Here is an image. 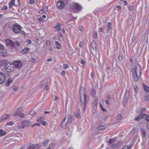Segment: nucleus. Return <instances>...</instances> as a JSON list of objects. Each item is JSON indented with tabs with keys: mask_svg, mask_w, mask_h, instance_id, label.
<instances>
[{
	"mask_svg": "<svg viewBox=\"0 0 149 149\" xmlns=\"http://www.w3.org/2000/svg\"><path fill=\"white\" fill-rule=\"evenodd\" d=\"M105 129V127H104V125H102L101 126H100L97 128V129L98 130H103V129Z\"/></svg>",
	"mask_w": 149,
	"mask_h": 149,
	"instance_id": "72a5a7b5",
	"label": "nucleus"
},
{
	"mask_svg": "<svg viewBox=\"0 0 149 149\" xmlns=\"http://www.w3.org/2000/svg\"><path fill=\"white\" fill-rule=\"evenodd\" d=\"M144 100L146 101H149V95H146L145 97L144 98Z\"/></svg>",
	"mask_w": 149,
	"mask_h": 149,
	"instance_id": "c9c22d12",
	"label": "nucleus"
},
{
	"mask_svg": "<svg viewBox=\"0 0 149 149\" xmlns=\"http://www.w3.org/2000/svg\"><path fill=\"white\" fill-rule=\"evenodd\" d=\"M80 96L81 106H83V111H85V107L86 104L87 96L85 93V90L84 87H81L80 88Z\"/></svg>",
	"mask_w": 149,
	"mask_h": 149,
	"instance_id": "f257e3e1",
	"label": "nucleus"
},
{
	"mask_svg": "<svg viewBox=\"0 0 149 149\" xmlns=\"http://www.w3.org/2000/svg\"><path fill=\"white\" fill-rule=\"evenodd\" d=\"M128 9L130 10H133V7L132 6H130L128 8Z\"/></svg>",
	"mask_w": 149,
	"mask_h": 149,
	"instance_id": "864d4df0",
	"label": "nucleus"
},
{
	"mask_svg": "<svg viewBox=\"0 0 149 149\" xmlns=\"http://www.w3.org/2000/svg\"><path fill=\"white\" fill-rule=\"evenodd\" d=\"M26 42L29 44H31V40L29 39H27L26 40Z\"/></svg>",
	"mask_w": 149,
	"mask_h": 149,
	"instance_id": "5fc2aeb1",
	"label": "nucleus"
},
{
	"mask_svg": "<svg viewBox=\"0 0 149 149\" xmlns=\"http://www.w3.org/2000/svg\"><path fill=\"white\" fill-rule=\"evenodd\" d=\"M84 45V42H80L79 44V46L81 47H83Z\"/></svg>",
	"mask_w": 149,
	"mask_h": 149,
	"instance_id": "8fccbe9b",
	"label": "nucleus"
},
{
	"mask_svg": "<svg viewBox=\"0 0 149 149\" xmlns=\"http://www.w3.org/2000/svg\"><path fill=\"white\" fill-rule=\"evenodd\" d=\"M22 27L18 24H14L13 27V29L14 32L17 33L20 32Z\"/></svg>",
	"mask_w": 149,
	"mask_h": 149,
	"instance_id": "20e7f679",
	"label": "nucleus"
},
{
	"mask_svg": "<svg viewBox=\"0 0 149 149\" xmlns=\"http://www.w3.org/2000/svg\"><path fill=\"white\" fill-rule=\"evenodd\" d=\"M6 81V77L4 74L0 72V84Z\"/></svg>",
	"mask_w": 149,
	"mask_h": 149,
	"instance_id": "1a4fd4ad",
	"label": "nucleus"
},
{
	"mask_svg": "<svg viewBox=\"0 0 149 149\" xmlns=\"http://www.w3.org/2000/svg\"><path fill=\"white\" fill-rule=\"evenodd\" d=\"M14 43H15V44L18 47L20 46V43L18 41H15Z\"/></svg>",
	"mask_w": 149,
	"mask_h": 149,
	"instance_id": "ea45409f",
	"label": "nucleus"
},
{
	"mask_svg": "<svg viewBox=\"0 0 149 149\" xmlns=\"http://www.w3.org/2000/svg\"><path fill=\"white\" fill-rule=\"evenodd\" d=\"M143 87L146 91L147 92H149V87H148L147 86L144 85Z\"/></svg>",
	"mask_w": 149,
	"mask_h": 149,
	"instance_id": "cd10ccee",
	"label": "nucleus"
},
{
	"mask_svg": "<svg viewBox=\"0 0 149 149\" xmlns=\"http://www.w3.org/2000/svg\"><path fill=\"white\" fill-rule=\"evenodd\" d=\"M128 98H126L124 97L123 99V101L124 102H125V103H126L128 100Z\"/></svg>",
	"mask_w": 149,
	"mask_h": 149,
	"instance_id": "37998d69",
	"label": "nucleus"
},
{
	"mask_svg": "<svg viewBox=\"0 0 149 149\" xmlns=\"http://www.w3.org/2000/svg\"><path fill=\"white\" fill-rule=\"evenodd\" d=\"M42 9L45 12H47L48 10V7L46 5H45L43 6Z\"/></svg>",
	"mask_w": 149,
	"mask_h": 149,
	"instance_id": "c756f323",
	"label": "nucleus"
},
{
	"mask_svg": "<svg viewBox=\"0 0 149 149\" xmlns=\"http://www.w3.org/2000/svg\"><path fill=\"white\" fill-rule=\"evenodd\" d=\"M34 3V0H29V3L31 4H33Z\"/></svg>",
	"mask_w": 149,
	"mask_h": 149,
	"instance_id": "e2e57ef3",
	"label": "nucleus"
},
{
	"mask_svg": "<svg viewBox=\"0 0 149 149\" xmlns=\"http://www.w3.org/2000/svg\"><path fill=\"white\" fill-rule=\"evenodd\" d=\"M55 45H56V47L58 49H59L61 47L60 44L57 41H56L55 42Z\"/></svg>",
	"mask_w": 149,
	"mask_h": 149,
	"instance_id": "aec40b11",
	"label": "nucleus"
},
{
	"mask_svg": "<svg viewBox=\"0 0 149 149\" xmlns=\"http://www.w3.org/2000/svg\"><path fill=\"white\" fill-rule=\"evenodd\" d=\"M29 114L30 115L32 116L33 117L36 114V113L34 110H32L29 113Z\"/></svg>",
	"mask_w": 149,
	"mask_h": 149,
	"instance_id": "b1692460",
	"label": "nucleus"
},
{
	"mask_svg": "<svg viewBox=\"0 0 149 149\" xmlns=\"http://www.w3.org/2000/svg\"><path fill=\"white\" fill-rule=\"evenodd\" d=\"M72 116L71 115H69L68 117V121L65 125L66 127H67L68 123H71L72 121Z\"/></svg>",
	"mask_w": 149,
	"mask_h": 149,
	"instance_id": "ddd939ff",
	"label": "nucleus"
},
{
	"mask_svg": "<svg viewBox=\"0 0 149 149\" xmlns=\"http://www.w3.org/2000/svg\"><path fill=\"white\" fill-rule=\"evenodd\" d=\"M91 46L93 48H95L96 47V44L95 42L94 41L92 42L91 43Z\"/></svg>",
	"mask_w": 149,
	"mask_h": 149,
	"instance_id": "c85d7f7f",
	"label": "nucleus"
},
{
	"mask_svg": "<svg viewBox=\"0 0 149 149\" xmlns=\"http://www.w3.org/2000/svg\"><path fill=\"white\" fill-rule=\"evenodd\" d=\"M141 115V114H140L138 116L135 118L134 119V120L136 121H138L141 120L142 118Z\"/></svg>",
	"mask_w": 149,
	"mask_h": 149,
	"instance_id": "4be33fe9",
	"label": "nucleus"
},
{
	"mask_svg": "<svg viewBox=\"0 0 149 149\" xmlns=\"http://www.w3.org/2000/svg\"><path fill=\"white\" fill-rule=\"evenodd\" d=\"M4 48V46L0 44V49H2Z\"/></svg>",
	"mask_w": 149,
	"mask_h": 149,
	"instance_id": "bf43d9fd",
	"label": "nucleus"
},
{
	"mask_svg": "<svg viewBox=\"0 0 149 149\" xmlns=\"http://www.w3.org/2000/svg\"><path fill=\"white\" fill-rule=\"evenodd\" d=\"M136 39V37L134 35H133L132 38V41L133 42H134Z\"/></svg>",
	"mask_w": 149,
	"mask_h": 149,
	"instance_id": "58836bf2",
	"label": "nucleus"
},
{
	"mask_svg": "<svg viewBox=\"0 0 149 149\" xmlns=\"http://www.w3.org/2000/svg\"><path fill=\"white\" fill-rule=\"evenodd\" d=\"M14 65L15 68L16 67L17 68H20L22 65V62L19 61H16L14 62Z\"/></svg>",
	"mask_w": 149,
	"mask_h": 149,
	"instance_id": "9d476101",
	"label": "nucleus"
},
{
	"mask_svg": "<svg viewBox=\"0 0 149 149\" xmlns=\"http://www.w3.org/2000/svg\"><path fill=\"white\" fill-rule=\"evenodd\" d=\"M133 78L135 81H137L141 75V69L140 67L136 66L132 70Z\"/></svg>",
	"mask_w": 149,
	"mask_h": 149,
	"instance_id": "f03ea898",
	"label": "nucleus"
},
{
	"mask_svg": "<svg viewBox=\"0 0 149 149\" xmlns=\"http://www.w3.org/2000/svg\"><path fill=\"white\" fill-rule=\"evenodd\" d=\"M13 90L15 91H16L17 89V87L16 86H13Z\"/></svg>",
	"mask_w": 149,
	"mask_h": 149,
	"instance_id": "13d9d810",
	"label": "nucleus"
},
{
	"mask_svg": "<svg viewBox=\"0 0 149 149\" xmlns=\"http://www.w3.org/2000/svg\"><path fill=\"white\" fill-rule=\"evenodd\" d=\"M13 1V5L16 6H18L20 4L19 0H12Z\"/></svg>",
	"mask_w": 149,
	"mask_h": 149,
	"instance_id": "dca6fc26",
	"label": "nucleus"
},
{
	"mask_svg": "<svg viewBox=\"0 0 149 149\" xmlns=\"http://www.w3.org/2000/svg\"><path fill=\"white\" fill-rule=\"evenodd\" d=\"M48 88V86L47 85H46L45 88H44V90H47Z\"/></svg>",
	"mask_w": 149,
	"mask_h": 149,
	"instance_id": "0e129e2a",
	"label": "nucleus"
},
{
	"mask_svg": "<svg viewBox=\"0 0 149 149\" xmlns=\"http://www.w3.org/2000/svg\"><path fill=\"white\" fill-rule=\"evenodd\" d=\"M74 116L76 117H78L79 116V113H75Z\"/></svg>",
	"mask_w": 149,
	"mask_h": 149,
	"instance_id": "774afa93",
	"label": "nucleus"
},
{
	"mask_svg": "<svg viewBox=\"0 0 149 149\" xmlns=\"http://www.w3.org/2000/svg\"><path fill=\"white\" fill-rule=\"evenodd\" d=\"M97 104V100L95 101L93 103V105L94 106H95Z\"/></svg>",
	"mask_w": 149,
	"mask_h": 149,
	"instance_id": "c03bdc74",
	"label": "nucleus"
},
{
	"mask_svg": "<svg viewBox=\"0 0 149 149\" xmlns=\"http://www.w3.org/2000/svg\"><path fill=\"white\" fill-rule=\"evenodd\" d=\"M10 117V115L6 114L3 115L0 118V123L4 120H6L9 118Z\"/></svg>",
	"mask_w": 149,
	"mask_h": 149,
	"instance_id": "9b49d317",
	"label": "nucleus"
},
{
	"mask_svg": "<svg viewBox=\"0 0 149 149\" xmlns=\"http://www.w3.org/2000/svg\"><path fill=\"white\" fill-rule=\"evenodd\" d=\"M71 8L72 9H75L78 11H80L82 9L81 6L77 3H74L73 5L71 6Z\"/></svg>",
	"mask_w": 149,
	"mask_h": 149,
	"instance_id": "39448f33",
	"label": "nucleus"
},
{
	"mask_svg": "<svg viewBox=\"0 0 149 149\" xmlns=\"http://www.w3.org/2000/svg\"><path fill=\"white\" fill-rule=\"evenodd\" d=\"M80 63L82 64H84L85 63V62L84 60L82 59H81L80 61Z\"/></svg>",
	"mask_w": 149,
	"mask_h": 149,
	"instance_id": "680f3d73",
	"label": "nucleus"
},
{
	"mask_svg": "<svg viewBox=\"0 0 149 149\" xmlns=\"http://www.w3.org/2000/svg\"><path fill=\"white\" fill-rule=\"evenodd\" d=\"M116 8L118 9L117 10L118 11H119L121 9V8H120V7L119 5H116Z\"/></svg>",
	"mask_w": 149,
	"mask_h": 149,
	"instance_id": "3c124183",
	"label": "nucleus"
},
{
	"mask_svg": "<svg viewBox=\"0 0 149 149\" xmlns=\"http://www.w3.org/2000/svg\"><path fill=\"white\" fill-rule=\"evenodd\" d=\"M91 91L93 93V94H92L91 95H92V96H93L95 94V91L93 89H91Z\"/></svg>",
	"mask_w": 149,
	"mask_h": 149,
	"instance_id": "4d7b16f0",
	"label": "nucleus"
},
{
	"mask_svg": "<svg viewBox=\"0 0 149 149\" xmlns=\"http://www.w3.org/2000/svg\"><path fill=\"white\" fill-rule=\"evenodd\" d=\"M119 147V145L118 144H116L115 143H113L111 145V148H118Z\"/></svg>",
	"mask_w": 149,
	"mask_h": 149,
	"instance_id": "a878e982",
	"label": "nucleus"
},
{
	"mask_svg": "<svg viewBox=\"0 0 149 149\" xmlns=\"http://www.w3.org/2000/svg\"><path fill=\"white\" fill-rule=\"evenodd\" d=\"M116 120H120L122 118V116L120 114H118L116 115Z\"/></svg>",
	"mask_w": 149,
	"mask_h": 149,
	"instance_id": "5701e85b",
	"label": "nucleus"
},
{
	"mask_svg": "<svg viewBox=\"0 0 149 149\" xmlns=\"http://www.w3.org/2000/svg\"><path fill=\"white\" fill-rule=\"evenodd\" d=\"M19 109H18L15 111V113L13 114V116H18V114L20 112L18 111Z\"/></svg>",
	"mask_w": 149,
	"mask_h": 149,
	"instance_id": "bb28decb",
	"label": "nucleus"
},
{
	"mask_svg": "<svg viewBox=\"0 0 149 149\" xmlns=\"http://www.w3.org/2000/svg\"><path fill=\"white\" fill-rule=\"evenodd\" d=\"M124 97L126 98H129V92L128 90H126L125 91Z\"/></svg>",
	"mask_w": 149,
	"mask_h": 149,
	"instance_id": "6ab92c4d",
	"label": "nucleus"
},
{
	"mask_svg": "<svg viewBox=\"0 0 149 149\" xmlns=\"http://www.w3.org/2000/svg\"><path fill=\"white\" fill-rule=\"evenodd\" d=\"M131 148L128 145H126V146H124L122 149H130Z\"/></svg>",
	"mask_w": 149,
	"mask_h": 149,
	"instance_id": "a19ab883",
	"label": "nucleus"
},
{
	"mask_svg": "<svg viewBox=\"0 0 149 149\" xmlns=\"http://www.w3.org/2000/svg\"><path fill=\"white\" fill-rule=\"evenodd\" d=\"M4 68L6 72H10L14 71L15 67L14 64L8 63L5 65Z\"/></svg>",
	"mask_w": 149,
	"mask_h": 149,
	"instance_id": "7ed1b4c3",
	"label": "nucleus"
},
{
	"mask_svg": "<svg viewBox=\"0 0 149 149\" xmlns=\"http://www.w3.org/2000/svg\"><path fill=\"white\" fill-rule=\"evenodd\" d=\"M49 140L48 139H46L42 143V146L45 147L49 143Z\"/></svg>",
	"mask_w": 149,
	"mask_h": 149,
	"instance_id": "f3484780",
	"label": "nucleus"
},
{
	"mask_svg": "<svg viewBox=\"0 0 149 149\" xmlns=\"http://www.w3.org/2000/svg\"><path fill=\"white\" fill-rule=\"evenodd\" d=\"M44 12H45L42 9V10H40L39 11V13L40 14H42Z\"/></svg>",
	"mask_w": 149,
	"mask_h": 149,
	"instance_id": "69168bd1",
	"label": "nucleus"
},
{
	"mask_svg": "<svg viewBox=\"0 0 149 149\" xmlns=\"http://www.w3.org/2000/svg\"><path fill=\"white\" fill-rule=\"evenodd\" d=\"M18 116H19L20 118H22L24 117V114L22 112H19L18 114Z\"/></svg>",
	"mask_w": 149,
	"mask_h": 149,
	"instance_id": "7c9ffc66",
	"label": "nucleus"
},
{
	"mask_svg": "<svg viewBox=\"0 0 149 149\" xmlns=\"http://www.w3.org/2000/svg\"><path fill=\"white\" fill-rule=\"evenodd\" d=\"M6 45L9 47H10L12 48H13L14 47V43L11 40L7 39L5 41Z\"/></svg>",
	"mask_w": 149,
	"mask_h": 149,
	"instance_id": "0eeeda50",
	"label": "nucleus"
},
{
	"mask_svg": "<svg viewBox=\"0 0 149 149\" xmlns=\"http://www.w3.org/2000/svg\"><path fill=\"white\" fill-rule=\"evenodd\" d=\"M29 51V49L28 48H25L22 50V52L24 53H27Z\"/></svg>",
	"mask_w": 149,
	"mask_h": 149,
	"instance_id": "473e14b6",
	"label": "nucleus"
},
{
	"mask_svg": "<svg viewBox=\"0 0 149 149\" xmlns=\"http://www.w3.org/2000/svg\"><path fill=\"white\" fill-rule=\"evenodd\" d=\"M111 23L109 22L107 23L106 27V32L107 33H108L109 30L111 28Z\"/></svg>",
	"mask_w": 149,
	"mask_h": 149,
	"instance_id": "f8f14e48",
	"label": "nucleus"
},
{
	"mask_svg": "<svg viewBox=\"0 0 149 149\" xmlns=\"http://www.w3.org/2000/svg\"><path fill=\"white\" fill-rule=\"evenodd\" d=\"M8 7L7 6H5L1 8L2 10H5L7 9Z\"/></svg>",
	"mask_w": 149,
	"mask_h": 149,
	"instance_id": "de8ad7c7",
	"label": "nucleus"
},
{
	"mask_svg": "<svg viewBox=\"0 0 149 149\" xmlns=\"http://www.w3.org/2000/svg\"><path fill=\"white\" fill-rule=\"evenodd\" d=\"M6 133V132L5 131H3L2 130H0V137L5 135Z\"/></svg>",
	"mask_w": 149,
	"mask_h": 149,
	"instance_id": "412c9836",
	"label": "nucleus"
},
{
	"mask_svg": "<svg viewBox=\"0 0 149 149\" xmlns=\"http://www.w3.org/2000/svg\"><path fill=\"white\" fill-rule=\"evenodd\" d=\"M13 81V79L12 78H10L6 82V85L7 86H8L9 85L10 83H11Z\"/></svg>",
	"mask_w": 149,
	"mask_h": 149,
	"instance_id": "a211bd4d",
	"label": "nucleus"
},
{
	"mask_svg": "<svg viewBox=\"0 0 149 149\" xmlns=\"http://www.w3.org/2000/svg\"><path fill=\"white\" fill-rule=\"evenodd\" d=\"M21 124L22 125L25 127H29L31 125V123L29 120H26L22 121L21 122Z\"/></svg>",
	"mask_w": 149,
	"mask_h": 149,
	"instance_id": "423d86ee",
	"label": "nucleus"
},
{
	"mask_svg": "<svg viewBox=\"0 0 149 149\" xmlns=\"http://www.w3.org/2000/svg\"><path fill=\"white\" fill-rule=\"evenodd\" d=\"M54 28L58 31H59L61 30V28L58 26H56Z\"/></svg>",
	"mask_w": 149,
	"mask_h": 149,
	"instance_id": "a18cd8bd",
	"label": "nucleus"
},
{
	"mask_svg": "<svg viewBox=\"0 0 149 149\" xmlns=\"http://www.w3.org/2000/svg\"><path fill=\"white\" fill-rule=\"evenodd\" d=\"M141 132L142 137L143 138H144L146 136V131L145 129L143 128H141Z\"/></svg>",
	"mask_w": 149,
	"mask_h": 149,
	"instance_id": "2eb2a0df",
	"label": "nucleus"
},
{
	"mask_svg": "<svg viewBox=\"0 0 149 149\" xmlns=\"http://www.w3.org/2000/svg\"><path fill=\"white\" fill-rule=\"evenodd\" d=\"M58 97L55 95L54 96V101H55L56 100H58Z\"/></svg>",
	"mask_w": 149,
	"mask_h": 149,
	"instance_id": "338daca9",
	"label": "nucleus"
},
{
	"mask_svg": "<svg viewBox=\"0 0 149 149\" xmlns=\"http://www.w3.org/2000/svg\"><path fill=\"white\" fill-rule=\"evenodd\" d=\"M140 114H141V117H143L145 118L146 120L149 121V118H148V115L145 113H141Z\"/></svg>",
	"mask_w": 149,
	"mask_h": 149,
	"instance_id": "4468645a",
	"label": "nucleus"
},
{
	"mask_svg": "<svg viewBox=\"0 0 149 149\" xmlns=\"http://www.w3.org/2000/svg\"><path fill=\"white\" fill-rule=\"evenodd\" d=\"M146 110V109L145 108H143L141 109H140L139 110H137L138 111L137 112H143V111H145Z\"/></svg>",
	"mask_w": 149,
	"mask_h": 149,
	"instance_id": "f704fd0d",
	"label": "nucleus"
},
{
	"mask_svg": "<svg viewBox=\"0 0 149 149\" xmlns=\"http://www.w3.org/2000/svg\"><path fill=\"white\" fill-rule=\"evenodd\" d=\"M115 141V139H110L109 141H108V142L110 143H111L113 142H114Z\"/></svg>",
	"mask_w": 149,
	"mask_h": 149,
	"instance_id": "2f4dec72",
	"label": "nucleus"
},
{
	"mask_svg": "<svg viewBox=\"0 0 149 149\" xmlns=\"http://www.w3.org/2000/svg\"><path fill=\"white\" fill-rule=\"evenodd\" d=\"M34 148H35V147L34 145H32L30 146L27 149H34Z\"/></svg>",
	"mask_w": 149,
	"mask_h": 149,
	"instance_id": "e433bc0d",
	"label": "nucleus"
},
{
	"mask_svg": "<svg viewBox=\"0 0 149 149\" xmlns=\"http://www.w3.org/2000/svg\"><path fill=\"white\" fill-rule=\"evenodd\" d=\"M35 148L36 147L39 148L40 147V146L39 144H34Z\"/></svg>",
	"mask_w": 149,
	"mask_h": 149,
	"instance_id": "603ef678",
	"label": "nucleus"
},
{
	"mask_svg": "<svg viewBox=\"0 0 149 149\" xmlns=\"http://www.w3.org/2000/svg\"><path fill=\"white\" fill-rule=\"evenodd\" d=\"M68 67V65L66 64H64L63 65V68L64 69H66Z\"/></svg>",
	"mask_w": 149,
	"mask_h": 149,
	"instance_id": "49530a36",
	"label": "nucleus"
},
{
	"mask_svg": "<svg viewBox=\"0 0 149 149\" xmlns=\"http://www.w3.org/2000/svg\"><path fill=\"white\" fill-rule=\"evenodd\" d=\"M93 36L95 38H97V34L96 32H95L93 34Z\"/></svg>",
	"mask_w": 149,
	"mask_h": 149,
	"instance_id": "09e8293b",
	"label": "nucleus"
},
{
	"mask_svg": "<svg viewBox=\"0 0 149 149\" xmlns=\"http://www.w3.org/2000/svg\"><path fill=\"white\" fill-rule=\"evenodd\" d=\"M118 59L120 61H121L123 59L122 56H120L118 57Z\"/></svg>",
	"mask_w": 149,
	"mask_h": 149,
	"instance_id": "052dcab7",
	"label": "nucleus"
},
{
	"mask_svg": "<svg viewBox=\"0 0 149 149\" xmlns=\"http://www.w3.org/2000/svg\"><path fill=\"white\" fill-rule=\"evenodd\" d=\"M42 125H45V124H46V122L44 121H42Z\"/></svg>",
	"mask_w": 149,
	"mask_h": 149,
	"instance_id": "6e6d98bb",
	"label": "nucleus"
},
{
	"mask_svg": "<svg viewBox=\"0 0 149 149\" xmlns=\"http://www.w3.org/2000/svg\"><path fill=\"white\" fill-rule=\"evenodd\" d=\"M56 6L58 8L62 9L64 7L65 3L62 1H59L57 2Z\"/></svg>",
	"mask_w": 149,
	"mask_h": 149,
	"instance_id": "6e6552de",
	"label": "nucleus"
},
{
	"mask_svg": "<svg viewBox=\"0 0 149 149\" xmlns=\"http://www.w3.org/2000/svg\"><path fill=\"white\" fill-rule=\"evenodd\" d=\"M13 4V1L12 0L11 1H10L9 3V6L10 8L11 7L12 5Z\"/></svg>",
	"mask_w": 149,
	"mask_h": 149,
	"instance_id": "79ce46f5",
	"label": "nucleus"
},
{
	"mask_svg": "<svg viewBox=\"0 0 149 149\" xmlns=\"http://www.w3.org/2000/svg\"><path fill=\"white\" fill-rule=\"evenodd\" d=\"M43 118L42 117H39L37 119V120L38 121L41 122L42 121H43Z\"/></svg>",
	"mask_w": 149,
	"mask_h": 149,
	"instance_id": "4c0bfd02",
	"label": "nucleus"
},
{
	"mask_svg": "<svg viewBox=\"0 0 149 149\" xmlns=\"http://www.w3.org/2000/svg\"><path fill=\"white\" fill-rule=\"evenodd\" d=\"M6 62V60H3L0 61V66H1L4 65Z\"/></svg>",
	"mask_w": 149,
	"mask_h": 149,
	"instance_id": "393cba45",
	"label": "nucleus"
}]
</instances>
